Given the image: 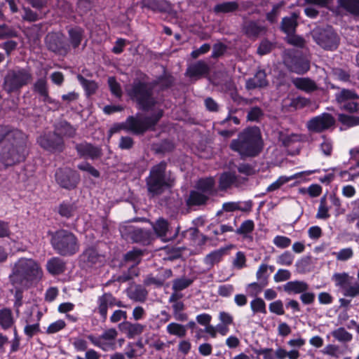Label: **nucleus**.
Returning <instances> with one entry per match:
<instances>
[{"mask_svg": "<svg viewBox=\"0 0 359 359\" xmlns=\"http://www.w3.org/2000/svg\"><path fill=\"white\" fill-rule=\"evenodd\" d=\"M40 264L32 258L20 257L11 265L8 278L14 287L31 288L43 278Z\"/></svg>", "mask_w": 359, "mask_h": 359, "instance_id": "f257e3e1", "label": "nucleus"}, {"mask_svg": "<svg viewBox=\"0 0 359 359\" xmlns=\"http://www.w3.org/2000/svg\"><path fill=\"white\" fill-rule=\"evenodd\" d=\"M264 147L262 134L258 127L245 129L239 133L237 139L233 140L230 148L238 152L241 158H252L258 156Z\"/></svg>", "mask_w": 359, "mask_h": 359, "instance_id": "f03ea898", "label": "nucleus"}, {"mask_svg": "<svg viewBox=\"0 0 359 359\" xmlns=\"http://www.w3.org/2000/svg\"><path fill=\"white\" fill-rule=\"evenodd\" d=\"M145 181L149 195L154 197L172 187L175 179L170 171H167V163L163 161L151 168Z\"/></svg>", "mask_w": 359, "mask_h": 359, "instance_id": "7ed1b4c3", "label": "nucleus"}, {"mask_svg": "<svg viewBox=\"0 0 359 359\" xmlns=\"http://www.w3.org/2000/svg\"><path fill=\"white\" fill-rule=\"evenodd\" d=\"M126 91L130 98L136 102L142 110L149 111L158 103L154 96L153 86L149 83L135 80L126 87Z\"/></svg>", "mask_w": 359, "mask_h": 359, "instance_id": "20e7f679", "label": "nucleus"}, {"mask_svg": "<svg viewBox=\"0 0 359 359\" xmlns=\"http://www.w3.org/2000/svg\"><path fill=\"white\" fill-rule=\"evenodd\" d=\"M50 244L61 256L74 255L79 252L80 248L76 236L66 229H59L52 233Z\"/></svg>", "mask_w": 359, "mask_h": 359, "instance_id": "39448f33", "label": "nucleus"}, {"mask_svg": "<svg viewBox=\"0 0 359 359\" xmlns=\"http://www.w3.org/2000/svg\"><path fill=\"white\" fill-rule=\"evenodd\" d=\"M32 79V74L29 69H10L4 76L3 88L9 94L19 92L22 87L29 84Z\"/></svg>", "mask_w": 359, "mask_h": 359, "instance_id": "423d86ee", "label": "nucleus"}, {"mask_svg": "<svg viewBox=\"0 0 359 359\" xmlns=\"http://www.w3.org/2000/svg\"><path fill=\"white\" fill-rule=\"evenodd\" d=\"M163 115V111H159L155 115L147 116L144 118L137 116H129L126 121V127L128 130L134 134H143L147 130L154 127Z\"/></svg>", "mask_w": 359, "mask_h": 359, "instance_id": "0eeeda50", "label": "nucleus"}, {"mask_svg": "<svg viewBox=\"0 0 359 359\" xmlns=\"http://www.w3.org/2000/svg\"><path fill=\"white\" fill-rule=\"evenodd\" d=\"M335 285L339 287L344 296L354 298L359 296V283L353 282V278L347 273H337L332 276Z\"/></svg>", "mask_w": 359, "mask_h": 359, "instance_id": "6e6552de", "label": "nucleus"}, {"mask_svg": "<svg viewBox=\"0 0 359 359\" xmlns=\"http://www.w3.org/2000/svg\"><path fill=\"white\" fill-rule=\"evenodd\" d=\"M313 37L314 41L325 50H335L339 43V38L331 27L316 29Z\"/></svg>", "mask_w": 359, "mask_h": 359, "instance_id": "1a4fd4ad", "label": "nucleus"}, {"mask_svg": "<svg viewBox=\"0 0 359 359\" xmlns=\"http://www.w3.org/2000/svg\"><path fill=\"white\" fill-rule=\"evenodd\" d=\"M118 336V332L115 328H109L104 330L99 337L89 334L87 338L96 347L104 351L114 350L116 347L115 340Z\"/></svg>", "mask_w": 359, "mask_h": 359, "instance_id": "9d476101", "label": "nucleus"}, {"mask_svg": "<svg viewBox=\"0 0 359 359\" xmlns=\"http://www.w3.org/2000/svg\"><path fill=\"white\" fill-rule=\"evenodd\" d=\"M25 158V147L22 144H8L4 147L1 158L6 165H12Z\"/></svg>", "mask_w": 359, "mask_h": 359, "instance_id": "9b49d317", "label": "nucleus"}, {"mask_svg": "<svg viewBox=\"0 0 359 359\" xmlns=\"http://www.w3.org/2000/svg\"><path fill=\"white\" fill-rule=\"evenodd\" d=\"M334 123L335 119L332 114L323 113L308 121L306 127L311 132L321 133L331 128Z\"/></svg>", "mask_w": 359, "mask_h": 359, "instance_id": "f8f14e48", "label": "nucleus"}, {"mask_svg": "<svg viewBox=\"0 0 359 359\" xmlns=\"http://www.w3.org/2000/svg\"><path fill=\"white\" fill-rule=\"evenodd\" d=\"M46 43L50 50L57 54L65 55L69 51V45L66 43L63 34L60 32L48 34Z\"/></svg>", "mask_w": 359, "mask_h": 359, "instance_id": "ddd939ff", "label": "nucleus"}, {"mask_svg": "<svg viewBox=\"0 0 359 359\" xmlns=\"http://www.w3.org/2000/svg\"><path fill=\"white\" fill-rule=\"evenodd\" d=\"M116 306L118 307L126 308V306L120 300L116 299L111 293L105 292L98 297L97 300V311L100 315L103 321L107 318L108 308Z\"/></svg>", "mask_w": 359, "mask_h": 359, "instance_id": "4468645a", "label": "nucleus"}, {"mask_svg": "<svg viewBox=\"0 0 359 359\" xmlns=\"http://www.w3.org/2000/svg\"><path fill=\"white\" fill-rule=\"evenodd\" d=\"M283 62L285 66L293 72L299 74H303L309 71L310 65L308 60L292 56L290 53H287L284 55Z\"/></svg>", "mask_w": 359, "mask_h": 359, "instance_id": "2eb2a0df", "label": "nucleus"}, {"mask_svg": "<svg viewBox=\"0 0 359 359\" xmlns=\"http://www.w3.org/2000/svg\"><path fill=\"white\" fill-rule=\"evenodd\" d=\"M38 142L39 144L46 150L50 151H62L64 149V141L62 137L57 133L45 135L41 136Z\"/></svg>", "mask_w": 359, "mask_h": 359, "instance_id": "dca6fc26", "label": "nucleus"}, {"mask_svg": "<svg viewBox=\"0 0 359 359\" xmlns=\"http://www.w3.org/2000/svg\"><path fill=\"white\" fill-rule=\"evenodd\" d=\"M55 177L57 183L63 188L71 189L76 187L79 182V175L71 170L60 169L56 172Z\"/></svg>", "mask_w": 359, "mask_h": 359, "instance_id": "f3484780", "label": "nucleus"}, {"mask_svg": "<svg viewBox=\"0 0 359 359\" xmlns=\"http://www.w3.org/2000/svg\"><path fill=\"white\" fill-rule=\"evenodd\" d=\"M140 6L154 13L170 14L173 11V6L168 0H141Z\"/></svg>", "mask_w": 359, "mask_h": 359, "instance_id": "a211bd4d", "label": "nucleus"}, {"mask_svg": "<svg viewBox=\"0 0 359 359\" xmlns=\"http://www.w3.org/2000/svg\"><path fill=\"white\" fill-rule=\"evenodd\" d=\"M103 257L93 247L86 248L80 255L81 262L86 267H92L102 263Z\"/></svg>", "mask_w": 359, "mask_h": 359, "instance_id": "6ab92c4d", "label": "nucleus"}, {"mask_svg": "<svg viewBox=\"0 0 359 359\" xmlns=\"http://www.w3.org/2000/svg\"><path fill=\"white\" fill-rule=\"evenodd\" d=\"M242 29L248 37L253 39H257L260 35L264 34L267 30L266 26L253 20L245 21L243 24Z\"/></svg>", "mask_w": 359, "mask_h": 359, "instance_id": "aec40b11", "label": "nucleus"}, {"mask_svg": "<svg viewBox=\"0 0 359 359\" xmlns=\"http://www.w3.org/2000/svg\"><path fill=\"white\" fill-rule=\"evenodd\" d=\"M210 67L203 60L197 61L190 65L186 71V75L190 78L198 79L209 74Z\"/></svg>", "mask_w": 359, "mask_h": 359, "instance_id": "412c9836", "label": "nucleus"}, {"mask_svg": "<svg viewBox=\"0 0 359 359\" xmlns=\"http://www.w3.org/2000/svg\"><path fill=\"white\" fill-rule=\"evenodd\" d=\"M32 89L43 102L57 104V102L49 96L48 83L45 78L38 79L34 83Z\"/></svg>", "mask_w": 359, "mask_h": 359, "instance_id": "4be33fe9", "label": "nucleus"}, {"mask_svg": "<svg viewBox=\"0 0 359 359\" xmlns=\"http://www.w3.org/2000/svg\"><path fill=\"white\" fill-rule=\"evenodd\" d=\"M76 149L81 157L95 159L102 156V149L100 147L87 142L76 144Z\"/></svg>", "mask_w": 359, "mask_h": 359, "instance_id": "5701e85b", "label": "nucleus"}, {"mask_svg": "<svg viewBox=\"0 0 359 359\" xmlns=\"http://www.w3.org/2000/svg\"><path fill=\"white\" fill-rule=\"evenodd\" d=\"M118 327L129 339H133L135 337L141 334L144 330V325L140 323H132L129 321L120 323Z\"/></svg>", "mask_w": 359, "mask_h": 359, "instance_id": "b1692460", "label": "nucleus"}, {"mask_svg": "<svg viewBox=\"0 0 359 359\" xmlns=\"http://www.w3.org/2000/svg\"><path fill=\"white\" fill-rule=\"evenodd\" d=\"M269 82L266 79V74L264 70H259L252 78L246 81L245 88L248 90H252L257 88H264L267 86Z\"/></svg>", "mask_w": 359, "mask_h": 359, "instance_id": "393cba45", "label": "nucleus"}, {"mask_svg": "<svg viewBox=\"0 0 359 359\" xmlns=\"http://www.w3.org/2000/svg\"><path fill=\"white\" fill-rule=\"evenodd\" d=\"M284 291L288 294H302L309 289L307 283L302 280L289 281L283 286Z\"/></svg>", "mask_w": 359, "mask_h": 359, "instance_id": "a878e982", "label": "nucleus"}, {"mask_svg": "<svg viewBox=\"0 0 359 359\" xmlns=\"http://www.w3.org/2000/svg\"><path fill=\"white\" fill-rule=\"evenodd\" d=\"M252 201L245 202H226L222 205V210L225 212H233L241 210L244 212H249L252 210Z\"/></svg>", "mask_w": 359, "mask_h": 359, "instance_id": "bb28decb", "label": "nucleus"}, {"mask_svg": "<svg viewBox=\"0 0 359 359\" xmlns=\"http://www.w3.org/2000/svg\"><path fill=\"white\" fill-rule=\"evenodd\" d=\"M154 233L157 237L165 240L169 231V223L163 217H159L155 222H151Z\"/></svg>", "mask_w": 359, "mask_h": 359, "instance_id": "cd10ccee", "label": "nucleus"}, {"mask_svg": "<svg viewBox=\"0 0 359 359\" xmlns=\"http://www.w3.org/2000/svg\"><path fill=\"white\" fill-rule=\"evenodd\" d=\"M65 262L59 257H53L46 263V269L52 275L62 273L65 270Z\"/></svg>", "mask_w": 359, "mask_h": 359, "instance_id": "c85d7f7f", "label": "nucleus"}, {"mask_svg": "<svg viewBox=\"0 0 359 359\" xmlns=\"http://www.w3.org/2000/svg\"><path fill=\"white\" fill-rule=\"evenodd\" d=\"M215 182L212 177L203 178L198 181L196 189L208 196L215 192Z\"/></svg>", "mask_w": 359, "mask_h": 359, "instance_id": "c756f323", "label": "nucleus"}, {"mask_svg": "<svg viewBox=\"0 0 359 359\" xmlns=\"http://www.w3.org/2000/svg\"><path fill=\"white\" fill-rule=\"evenodd\" d=\"M209 196L199 190L191 191L187 199V205L189 206L201 205L205 204Z\"/></svg>", "mask_w": 359, "mask_h": 359, "instance_id": "7c9ffc66", "label": "nucleus"}, {"mask_svg": "<svg viewBox=\"0 0 359 359\" xmlns=\"http://www.w3.org/2000/svg\"><path fill=\"white\" fill-rule=\"evenodd\" d=\"M147 290L140 285L130 288L128 291V297L135 302H144L147 299Z\"/></svg>", "mask_w": 359, "mask_h": 359, "instance_id": "2f4dec72", "label": "nucleus"}, {"mask_svg": "<svg viewBox=\"0 0 359 359\" xmlns=\"http://www.w3.org/2000/svg\"><path fill=\"white\" fill-rule=\"evenodd\" d=\"M294 86L307 93H311L317 90L318 87L315 81L309 78H297L293 80Z\"/></svg>", "mask_w": 359, "mask_h": 359, "instance_id": "473e14b6", "label": "nucleus"}, {"mask_svg": "<svg viewBox=\"0 0 359 359\" xmlns=\"http://www.w3.org/2000/svg\"><path fill=\"white\" fill-rule=\"evenodd\" d=\"M69 47L76 48L81 44L83 38V30L78 27H73L69 29Z\"/></svg>", "mask_w": 359, "mask_h": 359, "instance_id": "72a5a7b5", "label": "nucleus"}, {"mask_svg": "<svg viewBox=\"0 0 359 359\" xmlns=\"http://www.w3.org/2000/svg\"><path fill=\"white\" fill-rule=\"evenodd\" d=\"M15 320L11 309L4 308L0 309V327L3 330H8L14 325Z\"/></svg>", "mask_w": 359, "mask_h": 359, "instance_id": "f704fd0d", "label": "nucleus"}, {"mask_svg": "<svg viewBox=\"0 0 359 359\" xmlns=\"http://www.w3.org/2000/svg\"><path fill=\"white\" fill-rule=\"evenodd\" d=\"M298 15L292 13L290 17H285L281 22V29L287 34V35L293 34L297 26Z\"/></svg>", "mask_w": 359, "mask_h": 359, "instance_id": "c9c22d12", "label": "nucleus"}, {"mask_svg": "<svg viewBox=\"0 0 359 359\" xmlns=\"http://www.w3.org/2000/svg\"><path fill=\"white\" fill-rule=\"evenodd\" d=\"M337 4L346 12L359 16V0H337Z\"/></svg>", "mask_w": 359, "mask_h": 359, "instance_id": "e433bc0d", "label": "nucleus"}, {"mask_svg": "<svg viewBox=\"0 0 359 359\" xmlns=\"http://www.w3.org/2000/svg\"><path fill=\"white\" fill-rule=\"evenodd\" d=\"M226 252V248H220L212 251L205 257L204 263L210 267L213 266L222 260Z\"/></svg>", "mask_w": 359, "mask_h": 359, "instance_id": "4c0bfd02", "label": "nucleus"}, {"mask_svg": "<svg viewBox=\"0 0 359 359\" xmlns=\"http://www.w3.org/2000/svg\"><path fill=\"white\" fill-rule=\"evenodd\" d=\"M358 98L359 96L355 91L345 88L341 89L339 92L335 94V100L338 105L343 103L345 104L346 102L351 101V100H356Z\"/></svg>", "mask_w": 359, "mask_h": 359, "instance_id": "58836bf2", "label": "nucleus"}, {"mask_svg": "<svg viewBox=\"0 0 359 359\" xmlns=\"http://www.w3.org/2000/svg\"><path fill=\"white\" fill-rule=\"evenodd\" d=\"M238 9V4L236 1H226L215 6L213 11L215 13H232Z\"/></svg>", "mask_w": 359, "mask_h": 359, "instance_id": "ea45409f", "label": "nucleus"}, {"mask_svg": "<svg viewBox=\"0 0 359 359\" xmlns=\"http://www.w3.org/2000/svg\"><path fill=\"white\" fill-rule=\"evenodd\" d=\"M237 177L235 174L231 172L223 173L219 177V188L220 190H226L232 184L238 185Z\"/></svg>", "mask_w": 359, "mask_h": 359, "instance_id": "a19ab883", "label": "nucleus"}, {"mask_svg": "<svg viewBox=\"0 0 359 359\" xmlns=\"http://www.w3.org/2000/svg\"><path fill=\"white\" fill-rule=\"evenodd\" d=\"M255 229V223L251 219H247L242 222L240 227L238 228L235 232L236 233L242 236L243 238H252V236L250 235Z\"/></svg>", "mask_w": 359, "mask_h": 359, "instance_id": "79ce46f5", "label": "nucleus"}, {"mask_svg": "<svg viewBox=\"0 0 359 359\" xmlns=\"http://www.w3.org/2000/svg\"><path fill=\"white\" fill-rule=\"evenodd\" d=\"M59 136L72 137L76 134V129L66 121L60 122L55 129Z\"/></svg>", "mask_w": 359, "mask_h": 359, "instance_id": "37998d69", "label": "nucleus"}, {"mask_svg": "<svg viewBox=\"0 0 359 359\" xmlns=\"http://www.w3.org/2000/svg\"><path fill=\"white\" fill-rule=\"evenodd\" d=\"M332 336L339 342L348 343L353 339V335L343 327H338L331 332Z\"/></svg>", "mask_w": 359, "mask_h": 359, "instance_id": "c03bdc74", "label": "nucleus"}, {"mask_svg": "<svg viewBox=\"0 0 359 359\" xmlns=\"http://www.w3.org/2000/svg\"><path fill=\"white\" fill-rule=\"evenodd\" d=\"M152 238V233L142 229H136L133 232V238L137 243L147 244Z\"/></svg>", "mask_w": 359, "mask_h": 359, "instance_id": "a18cd8bd", "label": "nucleus"}, {"mask_svg": "<svg viewBox=\"0 0 359 359\" xmlns=\"http://www.w3.org/2000/svg\"><path fill=\"white\" fill-rule=\"evenodd\" d=\"M166 330L168 334L183 338L187 334V326L177 323H171L167 325Z\"/></svg>", "mask_w": 359, "mask_h": 359, "instance_id": "49530a36", "label": "nucleus"}, {"mask_svg": "<svg viewBox=\"0 0 359 359\" xmlns=\"http://www.w3.org/2000/svg\"><path fill=\"white\" fill-rule=\"evenodd\" d=\"M172 314L174 318L178 321H186L188 316L184 312L185 305L182 302L172 304Z\"/></svg>", "mask_w": 359, "mask_h": 359, "instance_id": "de8ad7c7", "label": "nucleus"}, {"mask_svg": "<svg viewBox=\"0 0 359 359\" xmlns=\"http://www.w3.org/2000/svg\"><path fill=\"white\" fill-rule=\"evenodd\" d=\"M339 122L347 127L359 126V116L347 114H339L338 118Z\"/></svg>", "mask_w": 359, "mask_h": 359, "instance_id": "09e8293b", "label": "nucleus"}, {"mask_svg": "<svg viewBox=\"0 0 359 359\" xmlns=\"http://www.w3.org/2000/svg\"><path fill=\"white\" fill-rule=\"evenodd\" d=\"M77 79L88 95L93 94L96 91L97 85L95 81L87 80L81 74L77 75Z\"/></svg>", "mask_w": 359, "mask_h": 359, "instance_id": "8fccbe9b", "label": "nucleus"}, {"mask_svg": "<svg viewBox=\"0 0 359 359\" xmlns=\"http://www.w3.org/2000/svg\"><path fill=\"white\" fill-rule=\"evenodd\" d=\"M316 218L321 219H327L330 217L329 214V208L326 204V196H324L320 198V205L316 214Z\"/></svg>", "mask_w": 359, "mask_h": 359, "instance_id": "3c124183", "label": "nucleus"}, {"mask_svg": "<svg viewBox=\"0 0 359 359\" xmlns=\"http://www.w3.org/2000/svg\"><path fill=\"white\" fill-rule=\"evenodd\" d=\"M193 280L187 278L175 279L172 282V290L174 291H182L192 284Z\"/></svg>", "mask_w": 359, "mask_h": 359, "instance_id": "603ef678", "label": "nucleus"}, {"mask_svg": "<svg viewBox=\"0 0 359 359\" xmlns=\"http://www.w3.org/2000/svg\"><path fill=\"white\" fill-rule=\"evenodd\" d=\"M250 307L254 313H266V304L262 298L257 297L251 301Z\"/></svg>", "mask_w": 359, "mask_h": 359, "instance_id": "864d4df0", "label": "nucleus"}, {"mask_svg": "<svg viewBox=\"0 0 359 359\" xmlns=\"http://www.w3.org/2000/svg\"><path fill=\"white\" fill-rule=\"evenodd\" d=\"M75 210L76 208L73 204L63 203L60 205L58 212L62 217L69 218L73 216Z\"/></svg>", "mask_w": 359, "mask_h": 359, "instance_id": "5fc2aeb1", "label": "nucleus"}, {"mask_svg": "<svg viewBox=\"0 0 359 359\" xmlns=\"http://www.w3.org/2000/svg\"><path fill=\"white\" fill-rule=\"evenodd\" d=\"M321 353L334 358H339L341 354L339 347L335 344H327L321 350Z\"/></svg>", "mask_w": 359, "mask_h": 359, "instance_id": "6e6d98bb", "label": "nucleus"}, {"mask_svg": "<svg viewBox=\"0 0 359 359\" xmlns=\"http://www.w3.org/2000/svg\"><path fill=\"white\" fill-rule=\"evenodd\" d=\"M286 41L289 44L298 48H304L306 45L305 39L300 36L294 34V33L287 35Z\"/></svg>", "mask_w": 359, "mask_h": 359, "instance_id": "4d7b16f0", "label": "nucleus"}, {"mask_svg": "<svg viewBox=\"0 0 359 359\" xmlns=\"http://www.w3.org/2000/svg\"><path fill=\"white\" fill-rule=\"evenodd\" d=\"M108 84L111 90V93L118 98H121L122 96V90L121 85L116 81L115 77L111 76L108 79Z\"/></svg>", "mask_w": 359, "mask_h": 359, "instance_id": "13d9d810", "label": "nucleus"}, {"mask_svg": "<svg viewBox=\"0 0 359 359\" xmlns=\"http://www.w3.org/2000/svg\"><path fill=\"white\" fill-rule=\"evenodd\" d=\"M264 116L263 111L258 107L251 108L248 112L247 119L250 121L258 122Z\"/></svg>", "mask_w": 359, "mask_h": 359, "instance_id": "bf43d9fd", "label": "nucleus"}, {"mask_svg": "<svg viewBox=\"0 0 359 359\" xmlns=\"http://www.w3.org/2000/svg\"><path fill=\"white\" fill-rule=\"evenodd\" d=\"M283 6V3H278L273 6L272 10L266 13V20L271 23H274L277 21V18L279 15L280 9Z\"/></svg>", "mask_w": 359, "mask_h": 359, "instance_id": "052dcab7", "label": "nucleus"}, {"mask_svg": "<svg viewBox=\"0 0 359 359\" xmlns=\"http://www.w3.org/2000/svg\"><path fill=\"white\" fill-rule=\"evenodd\" d=\"M333 255L336 256L337 260L344 262L353 256V251L352 248H347L341 249L338 252H334Z\"/></svg>", "mask_w": 359, "mask_h": 359, "instance_id": "680f3d73", "label": "nucleus"}, {"mask_svg": "<svg viewBox=\"0 0 359 359\" xmlns=\"http://www.w3.org/2000/svg\"><path fill=\"white\" fill-rule=\"evenodd\" d=\"M142 252L140 250H133L127 252L125 255V259L127 262H133L135 264L140 263Z\"/></svg>", "mask_w": 359, "mask_h": 359, "instance_id": "e2e57ef3", "label": "nucleus"}, {"mask_svg": "<svg viewBox=\"0 0 359 359\" xmlns=\"http://www.w3.org/2000/svg\"><path fill=\"white\" fill-rule=\"evenodd\" d=\"M66 326V323L63 320H58L53 323H51L46 330V333L48 334H55L62 329H64Z\"/></svg>", "mask_w": 359, "mask_h": 359, "instance_id": "0e129e2a", "label": "nucleus"}, {"mask_svg": "<svg viewBox=\"0 0 359 359\" xmlns=\"http://www.w3.org/2000/svg\"><path fill=\"white\" fill-rule=\"evenodd\" d=\"M294 260V256L289 251H285L281 254L277 259V262L280 265L290 266Z\"/></svg>", "mask_w": 359, "mask_h": 359, "instance_id": "69168bd1", "label": "nucleus"}, {"mask_svg": "<svg viewBox=\"0 0 359 359\" xmlns=\"http://www.w3.org/2000/svg\"><path fill=\"white\" fill-rule=\"evenodd\" d=\"M273 242L276 247L282 249L289 247L291 244L290 238L283 236H276Z\"/></svg>", "mask_w": 359, "mask_h": 359, "instance_id": "338daca9", "label": "nucleus"}, {"mask_svg": "<svg viewBox=\"0 0 359 359\" xmlns=\"http://www.w3.org/2000/svg\"><path fill=\"white\" fill-rule=\"evenodd\" d=\"M233 266L238 269H243L246 266V257L243 252H238L233 261Z\"/></svg>", "mask_w": 359, "mask_h": 359, "instance_id": "774afa93", "label": "nucleus"}]
</instances>
